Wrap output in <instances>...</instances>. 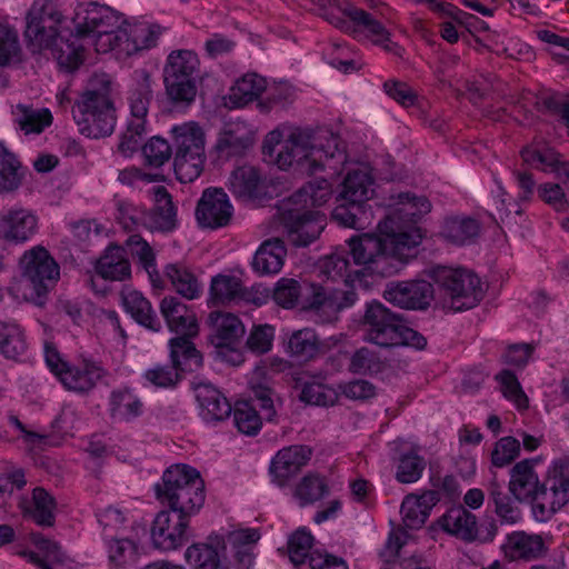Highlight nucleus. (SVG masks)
Here are the masks:
<instances>
[{"label":"nucleus","instance_id":"1","mask_svg":"<svg viewBox=\"0 0 569 569\" xmlns=\"http://www.w3.org/2000/svg\"><path fill=\"white\" fill-rule=\"evenodd\" d=\"M259 539L260 532L252 528L211 535L208 542L188 547L184 557L192 569H251Z\"/></svg>","mask_w":569,"mask_h":569},{"label":"nucleus","instance_id":"2","mask_svg":"<svg viewBox=\"0 0 569 569\" xmlns=\"http://www.w3.org/2000/svg\"><path fill=\"white\" fill-rule=\"evenodd\" d=\"M61 21L52 2L34 3L27 14L24 39L32 52L50 49L60 67L73 71L83 62L82 47L58 31Z\"/></svg>","mask_w":569,"mask_h":569},{"label":"nucleus","instance_id":"3","mask_svg":"<svg viewBox=\"0 0 569 569\" xmlns=\"http://www.w3.org/2000/svg\"><path fill=\"white\" fill-rule=\"evenodd\" d=\"M157 500L167 510L190 519L202 508L206 499L204 481L200 472L188 465H173L154 486Z\"/></svg>","mask_w":569,"mask_h":569},{"label":"nucleus","instance_id":"4","mask_svg":"<svg viewBox=\"0 0 569 569\" xmlns=\"http://www.w3.org/2000/svg\"><path fill=\"white\" fill-rule=\"evenodd\" d=\"M110 94L111 81L108 76H94L90 79L87 90L71 110L82 134L98 139L113 132L117 117Z\"/></svg>","mask_w":569,"mask_h":569},{"label":"nucleus","instance_id":"5","mask_svg":"<svg viewBox=\"0 0 569 569\" xmlns=\"http://www.w3.org/2000/svg\"><path fill=\"white\" fill-rule=\"evenodd\" d=\"M396 217L388 216L378 223L383 236L381 250L375 254L367 272L380 277H390L399 272L408 261L417 256V247L422 240L419 228L397 231Z\"/></svg>","mask_w":569,"mask_h":569},{"label":"nucleus","instance_id":"6","mask_svg":"<svg viewBox=\"0 0 569 569\" xmlns=\"http://www.w3.org/2000/svg\"><path fill=\"white\" fill-rule=\"evenodd\" d=\"M250 399L238 401L233 410V420L238 430L248 436H254L261 429L262 417L258 413L260 408L267 421H274L277 409L281 406L273 381L266 376L262 369H256L249 380Z\"/></svg>","mask_w":569,"mask_h":569},{"label":"nucleus","instance_id":"7","mask_svg":"<svg viewBox=\"0 0 569 569\" xmlns=\"http://www.w3.org/2000/svg\"><path fill=\"white\" fill-rule=\"evenodd\" d=\"M435 280L442 292V307L456 312L476 307L485 296L480 278L470 270L443 268Z\"/></svg>","mask_w":569,"mask_h":569},{"label":"nucleus","instance_id":"8","mask_svg":"<svg viewBox=\"0 0 569 569\" xmlns=\"http://www.w3.org/2000/svg\"><path fill=\"white\" fill-rule=\"evenodd\" d=\"M19 267L22 279L29 283L36 295L33 301L42 306L48 292L59 280V264L44 247L36 246L22 254Z\"/></svg>","mask_w":569,"mask_h":569},{"label":"nucleus","instance_id":"9","mask_svg":"<svg viewBox=\"0 0 569 569\" xmlns=\"http://www.w3.org/2000/svg\"><path fill=\"white\" fill-rule=\"evenodd\" d=\"M287 240L297 248L308 247L323 231L327 220L320 211L306 210L282 200L279 207Z\"/></svg>","mask_w":569,"mask_h":569},{"label":"nucleus","instance_id":"10","mask_svg":"<svg viewBox=\"0 0 569 569\" xmlns=\"http://www.w3.org/2000/svg\"><path fill=\"white\" fill-rule=\"evenodd\" d=\"M329 154L332 157L335 152L317 148L309 134L301 131L293 132L283 141V147L277 153L278 167L282 170L296 167L303 173L313 174L323 169L322 157Z\"/></svg>","mask_w":569,"mask_h":569},{"label":"nucleus","instance_id":"11","mask_svg":"<svg viewBox=\"0 0 569 569\" xmlns=\"http://www.w3.org/2000/svg\"><path fill=\"white\" fill-rule=\"evenodd\" d=\"M569 502V458L553 461L542 481V489L535 505V518L548 520Z\"/></svg>","mask_w":569,"mask_h":569},{"label":"nucleus","instance_id":"12","mask_svg":"<svg viewBox=\"0 0 569 569\" xmlns=\"http://www.w3.org/2000/svg\"><path fill=\"white\" fill-rule=\"evenodd\" d=\"M342 16H333L330 23L356 39H370L375 44L382 46L387 51H395L398 46L390 41V33L383 24L363 9L348 4L341 9Z\"/></svg>","mask_w":569,"mask_h":569},{"label":"nucleus","instance_id":"13","mask_svg":"<svg viewBox=\"0 0 569 569\" xmlns=\"http://www.w3.org/2000/svg\"><path fill=\"white\" fill-rule=\"evenodd\" d=\"M402 318L380 301L368 302L360 320L363 339L381 348H392Z\"/></svg>","mask_w":569,"mask_h":569},{"label":"nucleus","instance_id":"14","mask_svg":"<svg viewBox=\"0 0 569 569\" xmlns=\"http://www.w3.org/2000/svg\"><path fill=\"white\" fill-rule=\"evenodd\" d=\"M383 298L401 309L427 310L435 298V290L426 280L389 282Z\"/></svg>","mask_w":569,"mask_h":569},{"label":"nucleus","instance_id":"15","mask_svg":"<svg viewBox=\"0 0 569 569\" xmlns=\"http://www.w3.org/2000/svg\"><path fill=\"white\" fill-rule=\"evenodd\" d=\"M233 216V207L222 188H208L202 192L196 208L200 227L216 230L227 227Z\"/></svg>","mask_w":569,"mask_h":569},{"label":"nucleus","instance_id":"16","mask_svg":"<svg viewBox=\"0 0 569 569\" xmlns=\"http://www.w3.org/2000/svg\"><path fill=\"white\" fill-rule=\"evenodd\" d=\"M73 23L77 38L94 36L98 39L101 34L119 29L124 21L111 8L90 3L88 8L77 11Z\"/></svg>","mask_w":569,"mask_h":569},{"label":"nucleus","instance_id":"17","mask_svg":"<svg viewBox=\"0 0 569 569\" xmlns=\"http://www.w3.org/2000/svg\"><path fill=\"white\" fill-rule=\"evenodd\" d=\"M171 513L166 509L159 511L151 526L152 545L163 551L176 550L189 540L190 519L177 515V522L172 525Z\"/></svg>","mask_w":569,"mask_h":569},{"label":"nucleus","instance_id":"18","mask_svg":"<svg viewBox=\"0 0 569 569\" xmlns=\"http://www.w3.org/2000/svg\"><path fill=\"white\" fill-rule=\"evenodd\" d=\"M254 131L250 123L240 119H230L219 133L216 150L220 158H232L244 154L253 144Z\"/></svg>","mask_w":569,"mask_h":569},{"label":"nucleus","instance_id":"19","mask_svg":"<svg viewBox=\"0 0 569 569\" xmlns=\"http://www.w3.org/2000/svg\"><path fill=\"white\" fill-rule=\"evenodd\" d=\"M38 230V218L29 209L11 208L0 213V239L9 243H24Z\"/></svg>","mask_w":569,"mask_h":569},{"label":"nucleus","instance_id":"20","mask_svg":"<svg viewBox=\"0 0 569 569\" xmlns=\"http://www.w3.org/2000/svg\"><path fill=\"white\" fill-rule=\"evenodd\" d=\"M538 459H523L517 462L510 469L509 491L513 499L521 502L530 500L532 503V511L535 512V505L538 502V495L542 489L535 466Z\"/></svg>","mask_w":569,"mask_h":569},{"label":"nucleus","instance_id":"21","mask_svg":"<svg viewBox=\"0 0 569 569\" xmlns=\"http://www.w3.org/2000/svg\"><path fill=\"white\" fill-rule=\"evenodd\" d=\"M312 449L305 445L286 447L278 451L271 461L270 472L279 486L298 475L311 459Z\"/></svg>","mask_w":569,"mask_h":569},{"label":"nucleus","instance_id":"22","mask_svg":"<svg viewBox=\"0 0 569 569\" xmlns=\"http://www.w3.org/2000/svg\"><path fill=\"white\" fill-rule=\"evenodd\" d=\"M160 311L170 331L179 337H196L198 321L194 311L177 297H164L160 302Z\"/></svg>","mask_w":569,"mask_h":569},{"label":"nucleus","instance_id":"23","mask_svg":"<svg viewBox=\"0 0 569 569\" xmlns=\"http://www.w3.org/2000/svg\"><path fill=\"white\" fill-rule=\"evenodd\" d=\"M18 508L21 510L24 519L32 520L40 527L51 528L54 526L57 501L42 487H37L32 490L31 499L21 497Z\"/></svg>","mask_w":569,"mask_h":569},{"label":"nucleus","instance_id":"24","mask_svg":"<svg viewBox=\"0 0 569 569\" xmlns=\"http://www.w3.org/2000/svg\"><path fill=\"white\" fill-rule=\"evenodd\" d=\"M372 186L373 178L368 171L361 169L349 171L339 186L336 201H345L359 210L372 196Z\"/></svg>","mask_w":569,"mask_h":569},{"label":"nucleus","instance_id":"25","mask_svg":"<svg viewBox=\"0 0 569 569\" xmlns=\"http://www.w3.org/2000/svg\"><path fill=\"white\" fill-rule=\"evenodd\" d=\"M154 208L146 213L144 222L151 230L170 232L177 227V210L172 203V197L163 186L152 189Z\"/></svg>","mask_w":569,"mask_h":569},{"label":"nucleus","instance_id":"26","mask_svg":"<svg viewBox=\"0 0 569 569\" xmlns=\"http://www.w3.org/2000/svg\"><path fill=\"white\" fill-rule=\"evenodd\" d=\"M521 158L536 169L555 172L559 178L565 177L569 181V162L561 161L560 153L546 143L537 142L523 148Z\"/></svg>","mask_w":569,"mask_h":569},{"label":"nucleus","instance_id":"27","mask_svg":"<svg viewBox=\"0 0 569 569\" xmlns=\"http://www.w3.org/2000/svg\"><path fill=\"white\" fill-rule=\"evenodd\" d=\"M505 556L511 560H535L545 552V542L540 535H530L526 531H513L507 536L502 545Z\"/></svg>","mask_w":569,"mask_h":569},{"label":"nucleus","instance_id":"28","mask_svg":"<svg viewBox=\"0 0 569 569\" xmlns=\"http://www.w3.org/2000/svg\"><path fill=\"white\" fill-rule=\"evenodd\" d=\"M153 101V90L149 74L138 82L128 92V103L130 108V129L139 132H146V122L149 107Z\"/></svg>","mask_w":569,"mask_h":569},{"label":"nucleus","instance_id":"29","mask_svg":"<svg viewBox=\"0 0 569 569\" xmlns=\"http://www.w3.org/2000/svg\"><path fill=\"white\" fill-rule=\"evenodd\" d=\"M212 326L210 341L216 348L233 346L244 335V326L233 313L214 311L209 315Z\"/></svg>","mask_w":569,"mask_h":569},{"label":"nucleus","instance_id":"30","mask_svg":"<svg viewBox=\"0 0 569 569\" xmlns=\"http://www.w3.org/2000/svg\"><path fill=\"white\" fill-rule=\"evenodd\" d=\"M121 300L124 310L144 328L158 332L161 329V321L156 311L152 309L151 302L137 290H122Z\"/></svg>","mask_w":569,"mask_h":569},{"label":"nucleus","instance_id":"31","mask_svg":"<svg viewBox=\"0 0 569 569\" xmlns=\"http://www.w3.org/2000/svg\"><path fill=\"white\" fill-rule=\"evenodd\" d=\"M228 188L237 198L243 199H259L264 190L259 170L251 166L234 169L229 177Z\"/></svg>","mask_w":569,"mask_h":569},{"label":"nucleus","instance_id":"32","mask_svg":"<svg viewBox=\"0 0 569 569\" xmlns=\"http://www.w3.org/2000/svg\"><path fill=\"white\" fill-rule=\"evenodd\" d=\"M104 376L101 367L93 362H84L82 368L67 366L59 371V380L68 389L77 392H87L91 390L97 382Z\"/></svg>","mask_w":569,"mask_h":569},{"label":"nucleus","instance_id":"33","mask_svg":"<svg viewBox=\"0 0 569 569\" xmlns=\"http://www.w3.org/2000/svg\"><path fill=\"white\" fill-rule=\"evenodd\" d=\"M170 138L173 154L204 151V132L197 122L190 121L172 127Z\"/></svg>","mask_w":569,"mask_h":569},{"label":"nucleus","instance_id":"34","mask_svg":"<svg viewBox=\"0 0 569 569\" xmlns=\"http://www.w3.org/2000/svg\"><path fill=\"white\" fill-rule=\"evenodd\" d=\"M440 525L451 536L465 542H475L477 517L465 507L451 508L440 518Z\"/></svg>","mask_w":569,"mask_h":569},{"label":"nucleus","instance_id":"35","mask_svg":"<svg viewBox=\"0 0 569 569\" xmlns=\"http://www.w3.org/2000/svg\"><path fill=\"white\" fill-rule=\"evenodd\" d=\"M97 273L104 280L123 281L131 276V267L126 251L119 246H109L98 260Z\"/></svg>","mask_w":569,"mask_h":569},{"label":"nucleus","instance_id":"36","mask_svg":"<svg viewBox=\"0 0 569 569\" xmlns=\"http://www.w3.org/2000/svg\"><path fill=\"white\" fill-rule=\"evenodd\" d=\"M287 249L279 238L268 239L257 250L252 267L261 274L278 273L284 262Z\"/></svg>","mask_w":569,"mask_h":569},{"label":"nucleus","instance_id":"37","mask_svg":"<svg viewBox=\"0 0 569 569\" xmlns=\"http://www.w3.org/2000/svg\"><path fill=\"white\" fill-rule=\"evenodd\" d=\"M196 392L206 420L221 421L230 416L231 405L217 388L201 383L196 388Z\"/></svg>","mask_w":569,"mask_h":569},{"label":"nucleus","instance_id":"38","mask_svg":"<svg viewBox=\"0 0 569 569\" xmlns=\"http://www.w3.org/2000/svg\"><path fill=\"white\" fill-rule=\"evenodd\" d=\"M331 197V184L327 179H315L302 186L283 201L293 206L301 207L306 210L321 207Z\"/></svg>","mask_w":569,"mask_h":569},{"label":"nucleus","instance_id":"39","mask_svg":"<svg viewBox=\"0 0 569 569\" xmlns=\"http://www.w3.org/2000/svg\"><path fill=\"white\" fill-rule=\"evenodd\" d=\"M191 337H176L170 340V358L178 372H192L202 366V356L190 341Z\"/></svg>","mask_w":569,"mask_h":569},{"label":"nucleus","instance_id":"40","mask_svg":"<svg viewBox=\"0 0 569 569\" xmlns=\"http://www.w3.org/2000/svg\"><path fill=\"white\" fill-rule=\"evenodd\" d=\"M199 78L163 77L168 101L174 109H187L196 100Z\"/></svg>","mask_w":569,"mask_h":569},{"label":"nucleus","instance_id":"41","mask_svg":"<svg viewBox=\"0 0 569 569\" xmlns=\"http://www.w3.org/2000/svg\"><path fill=\"white\" fill-rule=\"evenodd\" d=\"M383 237L373 233H359L349 238L347 243L348 256L352 257L356 266H362L367 271L376 253L381 250Z\"/></svg>","mask_w":569,"mask_h":569},{"label":"nucleus","instance_id":"42","mask_svg":"<svg viewBox=\"0 0 569 569\" xmlns=\"http://www.w3.org/2000/svg\"><path fill=\"white\" fill-rule=\"evenodd\" d=\"M489 502L493 505L495 513L501 523L515 525L521 520V510L513 499L503 491V487L498 482L496 476L489 482L488 488Z\"/></svg>","mask_w":569,"mask_h":569},{"label":"nucleus","instance_id":"43","mask_svg":"<svg viewBox=\"0 0 569 569\" xmlns=\"http://www.w3.org/2000/svg\"><path fill=\"white\" fill-rule=\"evenodd\" d=\"M321 342L313 329L303 328L293 331L287 343V352L297 361L306 362L317 357Z\"/></svg>","mask_w":569,"mask_h":569},{"label":"nucleus","instance_id":"44","mask_svg":"<svg viewBox=\"0 0 569 569\" xmlns=\"http://www.w3.org/2000/svg\"><path fill=\"white\" fill-rule=\"evenodd\" d=\"M30 539L39 550L44 552V558L32 551L26 553L28 560L39 569H52L51 565H64L69 560L68 556L61 550V547L56 541L46 538L42 533L31 532Z\"/></svg>","mask_w":569,"mask_h":569},{"label":"nucleus","instance_id":"45","mask_svg":"<svg viewBox=\"0 0 569 569\" xmlns=\"http://www.w3.org/2000/svg\"><path fill=\"white\" fill-rule=\"evenodd\" d=\"M267 89V81L257 73H247L230 89L229 101L233 107H244L257 100Z\"/></svg>","mask_w":569,"mask_h":569},{"label":"nucleus","instance_id":"46","mask_svg":"<svg viewBox=\"0 0 569 569\" xmlns=\"http://www.w3.org/2000/svg\"><path fill=\"white\" fill-rule=\"evenodd\" d=\"M199 66L200 61L193 51L173 50L167 58L163 77L199 78Z\"/></svg>","mask_w":569,"mask_h":569},{"label":"nucleus","instance_id":"47","mask_svg":"<svg viewBox=\"0 0 569 569\" xmlns=\"http://www.w3.org/2000/svg\"><path fill=\"white\" fill-rule=\"evenodd\" d=\"M28 350L26 333L13 322L0 321V353L10 360H19Z\"/></svg>","mask_w":569,"mask_h":569},{"label":"nucleus","instance_id":"48","mask_svg":"<svg viewBox=\"0 0 569 569\" xmlns=\"http://www.w3.org/2000/svg\"><path fill=\"white\" fill-rule=\"evenodd\" d=\"M108 560L111 569H126L136 563L138 548L134 541L127 538H113L104 532Z\"/></svg>","mask_w":569,"mask_h":569},{"label":"nucleus","instance_id":"49","mask_svg":"<svg viewBox=\"0 0 569 569\" xmlns=\"http://www.w3.org/2000/svg\"><path fill=\"white\" fill-rule=\"evenodd\" d=\"M210 299L214 305H218L236 300H247L248 298L239 278L218 274L211 280Z\"/></svg>","mask_w":569,"mask_h":569},{"label":"nucleus","instance_id":"50","mask_svg":"<svg viewBox=\"0 0 569 569\" xmlns=\"http://www.w3.org/2000/svg\"><path fill=\"white\" fill-rule=\"evenodd\" d=\"M142 401L128 388L113 390L110 396L112 418L130 421L142 413Z\"/></svg>","mask_w":569,"mask_h":569},{"label":"nucleus","instance_id":"51","mask_svg":"<svg viewBox=\"0 0 569 569\" xmlns=\"http://www.w3.org/2000/svg\"><path fill=\"white\" fill-rule=\"evenodd\" d=\"M166 276L174 290L182 297L192 300L200 296L201 284L197 277L184 266L180 263L168 264Z\"/></svg>","mask_w":569,"mask_h":569},{"label":"nucleus","instance_id":"52","mask_svg":"<svg viewBox=\"0 0 569 569\" xmlns=\"http://www.w3.org/2000/svg\"><path fill=\"white\" fill-rule=\"evenodd\" d=\"M480 224L469 217H451L446 219L441 234L451 243L465 244L479 234Z\"/></svg>","mask_w":569,"mask_h":569},{"label":"nucleus","instance_id":"53","mask_svg":"<svg viewBox=\"0 0 569 569\" xmlns=\"http://www.w3.org/2000/svg\"><path fill=\"white\" fill-rule=\"evenodd\" d=\"M330 290L321 284L302 282L300 306L305 311H311L326 322L327 303H329Z\"/></svg>","mask_w":569,"mask_h":569},{"label":"nucleus","instance_id":"54","mask_svg":"<svg viewBox=\"0 0 569 569\" xmlns=\"http://www.w3.org/2000/svg\"><path fill=\"white\" fill-rule=\"evenodd\" d=\"M22 176L19 160L0 142V192L18 189Z\"/></svg>","mask_w":569,"mask_h":569},{"label":"nucleus","instance_id":"55","mask_svg":"<svg viewBox=\"0 0 569 569\" xmlns=\"http://www.w3.org/2000/svg\"><path fill=\"white\" fill-rule=\"evenodd\" d=\"M206 152H193L192 154H173V169L177 179L182 183L194 181L203 171Z\"/></svg>","mask_w":569,"mask_h":569},{"label":"nucleus","instance_id":"56","mask_svg":"<svg viewBox=\"0 0 569 569\" xmlns=\"http://www.w3.org/2000/svg\"><path fill=\"white\" fill-rule=\"evenodd\" d=\"M328 493L329 488L325 478L315 473L306 475L295 489V497L299 500L301 507L312 505Z\"/></svg>","mask_w":569,"mask_h":569},{"label":"nucleus","instance_id":"57","mask_svg":"<svg viewBox=\"0 0 569 569\" xmlns=\"http://www.w3.org/2000/svg\"><path fill=\"white\" fill-rule=\"evenodd\" d=\"M17 123L26 134L41 133L52 122V116L48 109L36 110L24 104L17 106Z\"/></svg>","mask_w":569,"mask_h":569},{"label":"nucleus","instance_id":"58","mask_svg":"<svg viewBox=\"0 0 569 569\" xmlns=\"http://www.w3.org/2000/svg\"><path fill=\"white\" fill-rule=\"evenodd\" d=\"M386 368V360L375 350L361 347L355 351L350 359L349 369L358 375H376Z\"/></svg>","mask_w":569,"mask_h":569},{"label":"nucleus","instance_id":"59","mask_svg":"<svg viewBox=\"0 0 569 569\" xmlns=\"http://www.w3.org/2000/svg\"><path fill=\"white\" fill-rule=\"evenodd\" d=\"M338 399L336 389L317 381L305 382L300 393L301 401L313 406H333Z\"/></svg>","mask_w":569,"mask_h":569},{"label":"nucleus","instance_id":"60","mask_svg":"<svg viewBox=\"0 0 569 569\" xmlns=\"http://www.w3.org/2000/svg\"><path fill=\"white\" fill-rule=\"evenodd\" d=\"M130 41L127 44V56H132L140 50L149 49L156 46L161 33L159 26H128Z\"/></svg>","mask_w":569,"mask_h":569},{"label":"nucleus","instance_id":"61","mask_svg":"<svg viewBox=\"0 0 569 569\" xmlns=\"http://www.w3.org/2000/svg\"><path fill=\"white\" fill-rule=\"evenodd\" d=\"M350 261L348 259L347 249H337L331 254L325 257L321 261V272L329 279L346 278L345 284L348 286V278L350 277Z\"/></svg>","mask_w":569,"mask_h":569},{"label":"nucleus","instance_id":"62","mask_svg":"<svg viewBox=\"0 0 569 569\" xmlns=\"http://www.w3.org/2000/svg\"><path fill=\"white\" fill-rule=\"evenodd\" d=\"M142 153L148 166L160 168L172 157V143L159 136H154L142 147Z\"/></svg>","mask_w":569,"mask_h":569},{"label":"nucleus","instance_id":"63","mask_svg":"<svg viewBox=\"0 0 569 569\" xmlns=\"http://www.w3.org/2000/svg\"><path fill=\"white\" fill-rule=\"evenodd\" d=\"M347 287L348 289L330 290L326 322L337 320L339 312L351 308L358 301L359 297L355 288L349 284Z\"/></svg>","mask_w":569,"mask_h":569},{"label":"nucleus","instance_id":"64","mask_svg":"<svg viewBox=\"0 0 569 569\" xmlns=\"http://www.w3.org/2000/svg\"><path fill=\"white\" fill-rule=\"evenodd\" d=\"M426 468V461L417 453L402 455L399 459L396 478L401 483L416 482Z\"/></svg>","mask_w":569,"mask_h":569}]
</instances>
